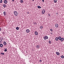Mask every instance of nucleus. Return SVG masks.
Listing matches in <instances>:
<instances>
[{
  "mask_svg": "<svg viewBox=\"0 0 64 64\" xmlns=\"http://www.w3.org/2000/svg\"><path fill=\"white\" fill-rule=\"evenodd\" d=\"M48 16H50L51 15H50V14H48Z\"/></svg>",
  "mask_w": 64,
  "mask_h": 64,
  "instance_id": "nucleus-30",
  "label": "nucleus"
},
{
  "mask_svg": "<svg viewBox=\"0 0 64 64\" xmlns=\"http://www.w3.org/2000/svg\"><path fill=\"white\" fill-rule=\"evenodd\" d=\"M33 23H34V25H36L37 24V23H36V22H33Z\"/></svg>",
  "mask_w": 64,
  "mask_h": 64,
  "instance_id": "nucleus-21",
  "label": "nucleus"
},
{
  "mask_svg": "<svg viewBox=\"0 0 64 64\" xmlns=\"http://www.w3.org/2000/svg\"><path fill=\"white\" fill-rule=\"evenodd\" d=\"M56 54L58 56H59L60 55V53L58 52H56Z\"/></svg>",
  "mask_w": 64,
  "mask_h": 64,
  "instance_id": "nucleus-11",
  "label": "nucleus"
},
{
  "mask_svg": "<svg viewBox=\"0 0 64 64\" xmlns=\"http://www.w3.org/2000/svg\"><path fill=\"white\" fill-rule=\"evenodd\" d=\"M43 38L44 40H46V39H48V37L47 36H45Z\"/></svg>",
  "mask_w": 64,
  "mask_h": 64,
  "instance_id": "nucleus-2",
  "label": "nucleus"
},
{
  "mask_svg": "<svg viewBox=\"0 0 64 64\" xmlns=\"http://www.w3.org/2000/svg\"><path fill=\"white\" fill-rule=\"evenodd\" d=\"M41 61H42V60H40V62H41Z\"/></svg>",
  "mask_w": 64,
  "mask_h": 64,
  "instance_id": "nucleus-33",
  "label": "nucleus"
},
{
  "mask_svg": "<svg viewBox=\"0 0 64 64\" xmlns=\"http://www.w3.org/2000/svg\"><path fill=\"white\" fill-rule=\"evenodd\" d=\"M1 39H0V44H1V42L2 41V40L3 39V38H0Z\"/></svg>",
  "mask_w": 64,
  "mask_h": 64,
  "instance_id": "nucleus-7",
  "label": "nucleus"
},
{
  "mask_svg": "<svg viewBox=\"0 0 64 64\" xmlns=\"http://www.w3.org/2000/svg\"><path fill=\"white\" fill-rule=\"evenodd\" d=\"M54 3H56L57 2V0H54Z\"/></svg>",
  "mask_w": 64,
  "mask_h": 64,
  "instance_id": "nucleus-26",
  "label": "nucleus"
},
{
  "mask_svg": "<svg viewBox=\"0 0 64 64\" xmlns=\"http://www.w3.org/2000/svg\"><path fill=\"white\" fill-rule=\"evenodd\" d=\"M56 41H58V38L56 37Z\"/></svg>",
  "mask_w": 64,
  "mask_h": 64,
  "instance_id": "nucleus-18",
  "label": "nucleus"
},
{
  "mask_svg": "<svg viewBox=\"0 0 64 64\" xmlns=\"http://www.w3.org/2000/svg\"><path fill=\"white\" fill-rule=\"evenodd\" d=\"M61 37L59 36L58 38V39L59 40H60L61 39Z\"/></svg>",
  "mask_w": 64,
  "mask_h": 64,
  "instance_id": "nucleus-14",
  "label": "nucleus"
},
{
  "mask_svg": "<svg viewBox=\"0 0 64 64\" xmlns=\"http://www.w3.org/2000/svg\"><path fill=\"white\" fill-rule=\"evenodd\" d=\"M20 2H21V3H23V0H20Z\"/></svg>",
  "mask_w": 64,
  "mask_h": 64,
  "instance_id": "nucleus-25",
  "label": "nucleus"
},
{
  "mask_svg": "<svg viewBox=\"0 0 64 64\" xmlns=\"http://www.w3.org/2000/svg\"><path fill=\"white\" fill-rule=\"evenodd\" d=\"M36 47L37 49H39L40 48V46L39 45H37L36 46Z\"/></svg>",
  "mask_w": 64,
  "mask_h": 64,
  "instance_id": "nucleus-6",
  "label": "nucleus"
},
{
  "mask_svg": "<svg viewBox=\"0 0 64 64\" xmlns=\"http://www.w3.org/2000/svg\"><path fill=\"white\" fill-rule=\"evenodd\" d=\"M3 44H0V47H3Z\"/></svg>",
  "mask_w": 64,
  "mask_h": 64,
  "instance_id": "nucleus-15",
  "label": "nucleus"
},
{
  "mask_svg": "<svg viewBox=\"0 0 64 64\" xmlns=\"http://www.w3.org/2000/svg\"><path fill=\"white\" fill-rule=\"evenodd\" d=\"M7 48H5V49L4 50V51L5 52H6L7 51Z\"/></svg>",
  "mask_w": 64,
  "mask_h": 64,
  "instance_id": "nucleus-19",
  "label": "nucleus"
},
{
  "mask_svg": "<svg viewBox=\"0 0 64 64\" xmlns=\"http://www.w3.org/2000/svg\"><path fill=\"white\" fill-rule=\"evenodd\" d=\"M2 30V28H0V31H1Z\"/></svg>",
  "mask_w": 64,
  "mask_h": 64,
  "instance_id": "nucleus-31",
  "label": "nucleus"
},
{
  "mask_svg": "<svg viewBox=\"0 0 64 64\" xmlns=\"http://www.w3.org/2000/svg\"><path fill=\"white\" fill-rule=\"evenodd\" d=\"M44 0H42V1H43V2H44Z\"/></svg>",
  "mask_w": 64,
  "mask_h": 64,
  "instance_id": "nucleus-35",
  "label": "nucleus"
},
{
  "mask_svg": "<svg viewBox=\"0 0 64 64\" xmlns=\"http://www.w3.org/2000/svg\"><path fill=\"white\" fill-rule=\"evenodd\" d=\"M3 14H4V16H6V12H4Z\"/></svg>",
  "mask_w": 64,
  "mask_h": 64,
  "instance_id": "nucleus-9",
  "label": "nucleus"
},
{
  "mask_svg": "<svg viewBox=\"0 0 64 64\" xmlns=\"http://www.w3.org/2000/svg\"><path fill=\"white\" fill-rule=\"evenodd\" d=\"M38 8L39 9H40V8H41V7L40 6H38Z\"/></svg>",
  "mask_w": 64,
  "mask_h": 64,
  "instance_id": "nucleus-20",
  "label": "nucleus"
},
{
  "mask_svg": "<svg viewBox=\"0 0 64 64\" xmlns=\"http://www.w3.org/2000/svg\"><path fill=\"white\" fill-rule=\"evenodd\" d=\"M50 34H51V35H53V33L52 32L50 33Z\"/></svg>",
  "mask_w": 64,
  "mask_h": 64,
  "instance_id": "nucleus-32",
  "label": "nucleus"
},
{
  "mask_svg": "<svg viewBox=\"0 0 64 64\" xmlns=\"http://www.w3.org/2000/svg\"><path fill=\"white\" fill-rule=\"evenodd\" d=\"M34 33L36 35H38V32H37L35 31Z\"/></svg>",
  "mask_w": 64,
  "mask_h": 64,
  "instance_id": "nucleus-10",
  "label": "nucleus"
},
{
  "mask_svg": "<svg viewBox=\"0 0 64 64\" xmlns=\"http://www.w3.org/2000/svg\"><path fill=\"white\" fill-rule=\"evenodd\" d=\"M55 25L56 27V28H58V26H59V25H58V24H55Z\"/></svg>",
  "mask_w": 64,
  "mask_h": 64,
  "instance_id": "nucleus-4",
  "label": "nucleus"
},
{
  "mask_svg": "<svg viewBox=\"0 0 64 64\" xmlns=\"http://www.w3.org/2000/svg\"><path fill=\"white\" fill-rule=\"evenodd\" d=\"M14 13L16 16H18V13L16 11H14Z\"/></svg>",
  "mask_w": 64,
  "mask_h": 64,
  "instance_id": "nucleus-1",
  "label": "nucleus"
},
{
  "mask_svg": "<svg viewBox=\"0 0 64 64\" xmlns=\"http://www.w3.org/2000/svg\"><path fill=\"white\" fill-rule=\"evenodd\" d=\"M40 28L41 29H42L43 28V26H41L40 27Z\"/></svg>",
  "mask_w": 64,
  "mask_h": 64,
  "instance_id": "nucleus-23",
  "label": "nucleus"
},
{
  "mask_svg": "<svg viewBox=\"0 0 64 64\" xmlns=\"http://www.w3.org/2000/svg\"><path fill=\"white\" fill-rule=\"evenodd\" d=\"M0 3H2V0H0Z\"/></svg>",
  "mask_w": 64,
  "mask_h": 64,
  "instance_id": "nucleus-29",
  "label": "nucleus"
},
{
  "mask_svg": "<svg viewBox=\"0 0 64 64\" xmlns=\"http://www.w3.org/2000/svg\"><path fill=\"white\" fill-rule=\"evenodd\" d=\"M3 6L4 8H5L7 6V5L5 4H4L3 5Z\"/></svg>",
  "mask_w": 64,
  "mask_h": 64,
  "instance_id": "nucleus-13",
  "label": "nucleus"
},
{
  "mask_svg": "<svg viewBox=\"0 0 64 64\" xmlns=\"http://www.w3.org/2000/svg\"><path fill=\"white\" fill-rule=\"evenodd\" d=\"M61 57L62 58H64V56H61Z\"/></svg>",
  "mask_w": 64,
  "mask_h": 64,
  "instance_id": "nucleus-24",
  "label": "nucleus"
},
{
  "mask_svg": "<svg viewBox=\"0 0 64 64\" xmlns=\"http://www.w3.org/2000/svg\"><path fill=\"white\" fill-rule=\"evenodd\" d=\"M1 54H2V55H4V53H2L1 52L0 53Z\"/></svg>",
  "mask_w": 64,
  "mask_h": 64,
  "instance_id": "nucleus-27",
  "label": "nucleus"
},
{
  "mask_svg": "<svg viewBox=\"0 0 64 64\" xmlns=\"http://www.w3.org/2000/svg\"><path fill=\"white\" fill-rule=\"evenodd\" d=\"M26 31V33H29V32H30V30L28 29H27Z\"/></svg>",
  "mask_w": 64,
  "mask_h": 64,
  "instance_id": "nucleus-5",
  "label": "nucleus"
},
{
  "mask_svg": "<svg viewBox=\"0 0 64 64\" xmlns=\"http://www.w3.org/2000/svg\"><path fill=\"white\" fill-rule=\"evenodd\" d=\"M32 1H34V0H32Z\"/></svg>",
  "mask_w": 64,
  "mask_h": 64,
  "instance_id": "nucleus-38",
  "label": "nucleus"
},
{
  "mask_svg": "<svg viewBox=\"0 0 64 64\" xmlns=\"http://www.w3.org/2000/svg\"><path fill=\"white\" fill-rule=\"evenodd\" d=\"M26 52V53H27V51Z\"/></svg>",
  "mask_w": 64,
  "mask_h": 64,
  "instance_id": "nucleus-39",
  "label": "nucleus"
},
{
  "mask_svg": "<svg viewBox=\"0 0 64 64\" xmlns=\"http://www.w3.org/2000/svg\"><path fill=\"white\" fill-rule=\"evenodd\" d=\"M64 40V38H61V39L60 40V41L61 42H62L63 40Z\"/></svg>",
  "mask_w": 64,
  "mask_h": 64,
  "instance_id": "nucleus-12",
  "label": "nucleus"
},
{
  "mask_svg": "<svg viewBox=\"0 0 64 64\" xmlns=\"http://www.w3.org/2000/svg\"><path fill=\"white\" fill-rule=\"evenodd\" d=\"M48 42L49 43V44H51L52 42L50 40H49Z\"/></svg>",
  "mask_w": 64,
  "mask_h": 64,
  "instance_id": "nucleus-16",
  "label": "nucleus"
},
{
  "mask_svg": "<svg viewBox=\"0 0 64 64\" xmlns=\"http://www.w3.org/2000/svg\"><path fill=\"white\" fill-rule=\"evenodd\" d=\"M27 13L28 14H29V12H27Z\"/></svg>",
  "mask_w": 64,
  "mask_h": 64,
  "instance_id": "nucleus-34",
  "label": "nucleus"
},
{
  "mask_svg": "<svg viewBox=\"0 0 64 64\" xmlns=\"http://www.w3.org/2000/svg\"><path fill=\"white\" fill-rule=\"evenodd\" d=\"M45 13V9H43L42 10V14H44Z\"/></svg>",
  "mask_w": 64,
  "mask_h": 64,
  "instance_id": "nucleus-3",
  "label": "nucleus"
},
{
  "mask_svg": "<svg viewBox=\"0 0 64 64\" xmlns=\"http://www.w3.org/2000/svg\"><path fill=\"white\" fill-rule=\"evenodd\" d=\"M4 45H6L7 44L6 42H4Z\"/></svg>",
  "mask_w": 64,
  "mask_h": 64,
  "instance_id": "nucleus-17",
  "label": "nucleus"
},
{
  "mask_svg": "<svg viewBox=\"0 0 64 64\" xmlns=\"http://www.w3.org/2000/svg\"><path fill=\"white\" fill-rule=\"evenodd\" d=\"M50 30L51 32H52V31H53V29H50Z\"/></svg>",
  "mask_w": 64,
  "mask_h": 64,
  "instance_id": "nucleus-28",
  "label": "nucleus"
},
{
  "mask_svg": "<svg viewBox=\"0 0 64 64\" xmlns=\"http://www.w3.org/2000/svg\"><path fill=\"white\" fill-rule=\"evenodd\" d=\"M12 2H14V0H12Z\"/></svg>",
  "mask_w": 64,
  "mask_h": 64,
  "instance_id": "nucleus-37",
  "label": "nucleus"
},
{
  "mask_svg": "<svg viewBox=\"0 0 64 64\" xmlns=\"http://www.w3.org/2000/svg\"><path fill=\"white\" fill-rule=\"evenodd\" d=\"M19 27H16V30H19Z\"/></svg>",
  "mask_w": 64,
  "mask_h": 64,
  "instance_id": "nucleus-22",
  "label": "nucleus"
},
{
  "mask_svg": "<svg viewBox=\"0 0 64 64\" xmlns=\"http://www.w3.org/2000/svg\"><path fill=\"white\" fill-rule=\"evenodd\" d=\"M56 14L57 15H58V13H56Z\"/></svg>",
  "mask_w": 64,
  "mask_h": 64,
  "instance_id": "nucleus-36",
  "label": "nucleus"
},
{
  "mask_svg": "<svg viewBox=\"0 0 64 64\" xmlns=\"http://www.w3.org/2000/svg\"><path fill=\"white\" fill-rule=\"evenodd\" d=\"M4 2L5 4H7L8 2L7 0H5L4 1Z\"/></svg>",
  "mask_w": 64,
  "mask_h": 64,
  "instance_id": "nucleus-8",
  "label": "nucleus"
}]
</instances>
